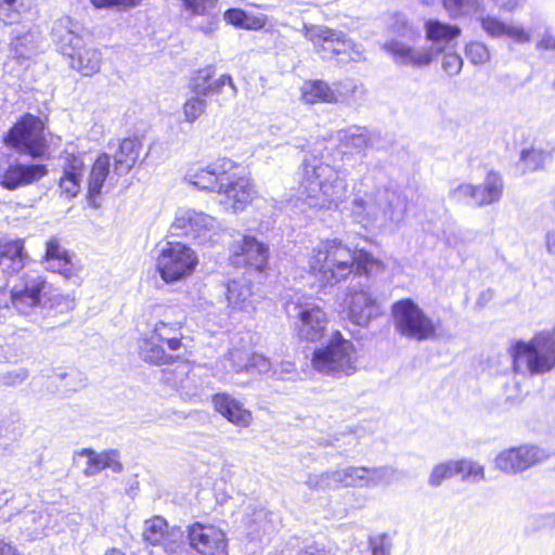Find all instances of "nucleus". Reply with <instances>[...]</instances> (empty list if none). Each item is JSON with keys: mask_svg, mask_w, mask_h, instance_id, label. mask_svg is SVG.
Segmentation results:
<instances>
[{"mask_svg": "<svg viewBox=\"0 0 555 555\" xmlns=\"http://www.w3.org/2000/svg\"><path fill=\"white\" fill-rule=\"evenodd\" d=\"M237 164L222 157L208 165L194 164L185 172L184 179L190 184L209 192L218 193L219 204L225 211L237 214L256 197V189L249 177L238 175Z\"/></svg>", "mask_w": 555, "mask_h": 555, "instance_id": "1", "label": "nucleus"}, {"mask_svg": "<svg viewBox=\"0 0 555 555\" xmlns=\"http://www.w3.org/2000/svg\"><path fill=\"white\" fill-rule=\"evenodd\" d=\"M309 273L323 285L334 286L352 273L371 274L382 263L364 250L350 248L339 238L320 240L307 255Z\"/></svg>", "mask_w": 555, "mask_h": 555, "instance_id": "2", "label": "nucleus"}, {"mask_svg": "<svg viewBox=\"0 0 555 555\" xmlns=\"http://www.w3.org/2000/svg\"><path fill=\"white\" fill-rule=\"evenodd\" d=\"M350 217L365 229L384 228L404 219L406 203L397 192L376 185L370 176H363L352 185Z\"/></svg>", "mask_w": 555, "mask_h": 555, "instance_id": "3", "label": "nucleus"}, {"mask_svg": "<svg viewBox=\"0 0 555 555\" xmlns=\"http://www.w3.org/2000/svg\"><path fill=\"white\" fill-rule=\"evenodd\" d=\"M347 190V180L336 168L315 156H306L300 192L310 207L337 210L346 202Z\"/></svg>", "mask_w": 555, "mask_h": 555, "instance_id": "4", "label": "nucleus"}, {"mask_svg": "<svg viewBox=\"0 0 555 555\" xmlns=\"http://www.w3.org/2000/svg\"><path fill=\"white\" fill-rule=\"evenodd\" d=\"M82 30L78 22L62 16L54 22L51 35L57 50L69 59V66L88 77L100 72L102 52L86 42Z\"/></svg>", "mask_w": 555, "mask_h": 555, "instance_id": "5", "label": "nucleus"}, {"mask_svg": "<svg viewBox=\"0 0 555 555\" xmlns=\"http://www.w3.org/2000/svg\"><path fill=\"white\" fill-rule=\"evenodd\" d=\"M185 317L182 311L175 308H165L159 320L154 323L153 330L140 341V357L144 362L165 365L179 360V354L166 352L159 343L166 344L168 350L175 352L182 347V326Z\"/></svg>", "mask_w": 555, "mask_h": 555, "instance_id": "6", "label": "nucleus"}, {"mask_svg": "<svg viewBox=\"0 0 555 555\" xmlns=\"http://www.w3.org/2000/svg\"><path fill=\"white\" fill-rule=\"evenodd\" d=\"M397 479V470L389 466L377 468L350 466L322 474H312L306 483L311 489L331 490L339 487L374 488L390 485Z\"/></svg>", "mask_w": 555, "mask_h": 555, "instance_id": "7", "label": "nucleus"}, {"mask_svg": "<svg viewBox=\"0 0 555 555\" xmlns=\"http://www.w3.org/2000/svg\"><path fill=\"white\" fill-rule=\"evenodd\" d=\"M311 362L315 371L333 377L349 376L357 371L354 346L339 331L333 332L327 343L313 351Z\"/></svg>", "mask_w": 555, "mask_h": 555, "instance_id": "8", "label": "nucleus"}, {"mask_svg": "<svg viewBox=\"0 0 555 555\" xmlns=\"http://www.w3.org/2000/svg\"><path fill=\"white\" fill-rule=\"evenodd\" d=\"M170 232L176 236H185L203 247H212L222 238L221 223L215 217L188 207L177 209Z\"/></svg>", "mask_w": 555, "mask_h": 555, "instance_id": "9", "label": "nucleus"}, {"mask_svg": "<svg viewBox=\"0 0 555 555\" xmlns=\"http://www.w3.org/2000/svg\"><path fill=\"white\" fill-rule=\"evenodd\" d=\"M516 372L526 369L531 374H543L555 366V337L550 333H540L530 341H518L512 351Z\"/></svg>", "mask_w": 555, "mask_h": 555, "instance_id": "10", "label": "nucleus"}, {"mask_svg": "<svg viewBox=\"0 0 555 555\" xmlns=\"http://www.w3.org/2000/svg\"><path fill=\"white\" fill-rule=\"evenodd\" d=\"M286 314L297 336L307 341L321 339L328 319L325 311L311 298L297 296L285 304Z\"/></svg>", "mask_w": 555, "mask_h": 555, "instance_id": "11", "label": "nucleus"}, {"mask_svg": "<svg viewBox=\"0 0 555 555\" xmlns=\"http://www.w3.org/2000/svg\"><path fill=\"white\" fill-rule=\"evenodd\" d=\"M391 315L395 330L402 337L424 341L436 336V322L411 298L393 302Z\"/></svg>", "mask_w": 555, "mask_h": 555, "instance_id": "12", "label": "nucleus"}, {"mask_svg": "<svg viewBox=\"0 0 555 555\" xmlns=\"http://www.w3.org/2000/svg\"><path fill=\"white\" fill-rule=\"evenodd\" d=\"M301 31L323 59L337 55L339 62L346 63L359 62L363 57L361 47L347 39L341 31L322 25H304Z\"/></svg>", "mask_w": 555, "mask_h": 555, "instance_id": "13", "label": "nucleus"}, {"mask_svg": "<svg viewBox=\"0 0 555 555\" xmlns=\"http://www.w3.org/2000/svg\"><path fill=\"white\" fill-rule=\"evenodd\" d=\"M198 264L196 253L186 244L167 242L156 258V268L166 283H173L192 275Z\"/></svg>", "mask_w": 555, "mask_h": 555, "instance_id": "14", "label": "nucleus"}, {"mask_svg": "<svg viewBox=\"0 0 555 555\" xmlns=\"http://www.w3.org/2000/svg\"><path fill=\"white\" fill-rule=\"evenodd\" d=\"M43 130L41 118L26 114L11 128L4 141L21 153L39 157L47 151Z\"/></svg>", "mask_w": 555, "mask_h": 555, "instance_id": "15", "label": "nucleus"}, {"mask_svg": "<svg viewBox=\"0 0 555 555\" xmlns=\"http://www.w3.org/2000/svg\"><path fill=\"white\" fill-rule=\"evenodd\" d=\"M142 535L145 542L162 546L169 555L186 554L185 532L180 527H169L160 516L144 521Z\"/></svg>", "mask_w": 555, "mask_h": 555, "instance_id": "16", "label": "nucleus"}, {"mask_svg": "<svg viewBox=\"0 0 555 555\" xmlns=\"http://www.w3.org/2000/svg\"><path fill=\"white\" fill-rule=\"evenodd\" d=\"M547 457L545 450L525 444L501 451L494 459L496 469L505 474L521 473Z\"/></svg>", "mask_w": 555, "mask_h": 555, "instance_id": "17", "label": "nucleus"}, {"mask_svg": "<svg viewBox=\"0 0 555 555\" xmlns=\"http://www.w3.org/2000/svg\"><path fill=\"white\" fill-rule=\"evenodd\" d=\"M215 69L212 66H207L195 70L189 81V88L193 94H198L204 98L214 95H225V99H234L237 94V89L230 75L223 74L217 79H212Z\"/></svg>", "mask_w": 555, "mask_h": 555, "instance_id": "18", "label": "nucleus"}, {"mask_svg": "<svg viewBox=\"0 0 555 555\" xmlns=\"http://www.w3.org/2000/svg\"><path fill=\"white\" fill-rule=\"evenodd\" d=\"M185 541L201 555H228L225 534L215 526L201 522L189 526Z\"/></svg>", "mask_w": 555, "mask_h": 555, "instance_id": "19", "label": "nucleus"}, {"mask_svg": "<svg viewBox=\"0 0 555 555\" xmlns=\"http://www.w3.org/2000/svg\"><path fill=\"white\" fill-rule=\"evenodd\" d=\"M383 314L377 298L369 289L353 291L346 300V317L354 325L365 327Z\"/></svg>", "mask_w": 555, "mask_h": 555, "instance_id": "20", "label": "nucleus"}, {"mask_svg": "<svg viewBox=\"0 0 555 555\" xmlns=\"http://www.w3.org/2000/svg\"><path fill=\"white\" fill-rule=\"evenodd\" d=\"M231 262L235 267H250L261 272L269 259V247L256 237L245 235L231 247Z\"/></svg>", "mask_w": 555, "mask_h": 555, "instance_id": "21", "label": "nucleus"}, {"mask_svg": "<svg viewBox=\"0 0 555 555\" xmlns=\"http://www.w3.org/2000/svg\"><path fill=\"white\" fill-rule=\"evenodd\" d=\"M42 261L47 270L59 273L76 284L80 283V264L73 261L69 251L60 244L57 238H50L46 243Z\"/></svg>", "mask_w": 555, "mask_h": 555, "instance_id": "22", "label": "nucleus"}, {"mask_svg": "<svg viewBox=\"0 0 555 555\" xmlns=\"http://www.w3.org/2000/svg\"><path fill=\"white\" fill-rule=\"evenodd\" d=\"M49 285L40 275H28L22 284L14 285L11 291L13 307L23 314L41 304L48 293Z\"/></svg>", "mask_w": 555, "mask_h": 555, "instance_id": "23", "label": "nucleus"}, {"mask_svg": "<svg viewBox=\"0 0 555 555\" xmlns=\"http://www.w3.org/2000/svg\"><path fill=\"white\" fill-rule=\"evenodd\" d=\"M244 528L250 540L263 542L279 529L281 517L262 506H249L244 517Z\"/></svg>", "mask_w": 555, "mask_h": 555, "instance_id": "24", "label": "nucleus"}, {"mask_svg": "<svg viewBox=\"0 0 555 555\" xmlns=\"http://www.w3.org/2000/svg\"><path fill=\"white\" fill-rule=\"evenodd\" d=\"M262 296L246 278L232 280L227 285V301L231 312L251 314Z\"/></svg>", "mask_w": 555, "mask_h": 555, "instance_id": "25", "label": "nucleus"}, {"mask_svg": "<svg viewBox=\"0 0 555 555\" xmlns=\"http://www.w3.org/2000/svg\"><path fill=\"white\" fill-rule=\"evenodd\" d=\"M215 410L236 427L246 428L251 424L253 414L244 403L229 393L212 397Z\"/></svg>", "mask_w": 555, "mask_h": 555, "instance_id": "26", "label": "nucleus"}, {"mask_svg": "<svg viewBox=\"0 0 555 555\" xmlns=\"http://www.w3.org/2000/svg\"><path fill=\"white\" fill-rule=\"evenodd\" d=\"M370 131L360 126H351L337 132L340 153L344 158L352 155L365 156V151L371 146Z\"/></svg>", "mask_w": 555, "mask_h": 555, "instance_id": "27", "label": "nucleus"}, {"mask_svg": "<svg viewBox=\"0 0 555 555\" xmlns=\"http://www.w3.org/2000/svg\"><path fill=\"white\" fill-rule=\"evenodd\" d=\"M482 29L492 38L506 37L517 44H527L532 42L530 31L517 24L505 23L494 16H483L480 18Z\"/></svg>", "mask_w": 555, "mask_h": 555, "instance_id": "28", "label": "nucleus"}, {"mask_svg": "<svg viewBox=\"0 0 555 555\" xmlns=\"http://www.w3.org/2000/svg\"><path fill=\"white\" fill-rule=\"evenodd\" d=\"M29 256L25 251L24 240L1 238L0 240V267L8 274L20 272L28 262Z\"/></svg>", "mask_w": 555, "mask_h": 555, "instance_id": "29", "label": "nucleus"}, {"mask_svg": "<svg viewBox=\"0 0 555 555\" xmlns=\"http://www.w3.org/2000/svg\"><path fill=\"white\" fill-rule=\"evenodd\" d=\"M47 173L43 165H10L1 177V184L9 190L39 180Z\"/></svg>", "mask_w": 555, "mask_h": 555, "instance_id": "30", "label": "nucleus"}, {"mask_svg": "<svg viewBox=\"0 0 555 555\" xmlns=\"http://www.w3.org/2000/svg\"><path fill=\"white\" fill-rule=\"evenodd\" d=\"M54 526L51 520V513L48 511H26L20 519L22 533L30 540L47 537L54 529Z\"/></svg>", "mask_w": 555, "mask_h": 555, "instance_id": "31", "label": "nucleus"}, {"mask_svg": "<svg viewBox=\"0 0 555 555\" xmlns=\"http://www.w3.org/2000/svg\"><path fill=\"white\" fill-rule=\"evenodd\" d=\"M78 455L87 459V466L83 470L86 476L96 475L105 468H109L114 473H119L122 469L119 453L116 450L96 453L92 449H82Z\"/></svg>", "mask_w": 555, "mask_h": 555, "instance_id": "32", "label": "nucleus"}, {"mask_svg": "<svg viewBox=\"0 0 555 555\" xmlns=\"http://www.w3.org/2000/svg\"><path fill=\"white\" fill-rule=\"evenodd\" d=\"M249 351L244 348H233L216 363L215 375L228 380L234 373H248Z\"/></svg>", "mask_w": 555, "mask_h": 555, "instance_id": "33", "label": "nucleus"}, {"mask_svg": "<svg viewBox=\"0 0 555 555\" xmlns=\"http://www.w3.org/2000/svg\"><path fill=\"white\" fill-rule=\"evenodd\" d=\"M109 168L111 158L106 153L100 155L92 166L88 180V197L93 206H96L95 198L102 192L105 181L113 183L116 175H109Z\"/></svg>", "mask_w": 555, "mask_h": 555, "instance_id": "34", "label": "nucleus"}, {"mask_svg": "<svg viewBox=\"0 0 555 555\" xmlns=\"http://www.w3.org/2000/svg\"><path fill=\"white\" fill-rule=\"evenodd\" d=\"M504 190L502 177L494 171L488 172L481 184L475 185V205L478 207L498 203Z\"/></svg>", "mask_w": 555, "mask_h": 555, "instance_id": "35", "label": "nucleus"}, {"mask_svg": "<svg viewBox=\"0 0 555 555\" xmlns=\"http://www.w3.org/2000/svg\"><path fill=\"white\" fill-rule=\"evenodd\" d=\"M141 151V143L135 138L124 139L115 154V175L128 173L135 165Z\"/></svg>", "mask_w": 555, "mask_h": 555, "instance_id": "36", "label": "nucleus"}, {"mask_svg": "<svg viewBox=\"0 0 555 555\" xmlns=\"http://www.w3.org/2000/svg\"><path fill=\"white\" fill-rule=\"evenodd\" d=\"M82 172V160L78 157H73L65 166L63 176L60 179L59 186L61 193L68 198L77 196L81 189Z\"/></svg>", "mask_w": 555, "mask_h": 555, "instance_id": "37", "label": "nucleus"}, {"mask_svg": "<svg viewBox=\"0 0 555 555\" xmlns=\"http://www.w3.org/2000/svg\"><path fill=\"white\" fill-rule=\"evenodd\" d=\"M385 48L395 56L396 61L408 65H427L431 62V55L424 50H415L400 41H389Z\"/></svg>", "mask_w": 555, "mask_h": 555, "instance_id": "38", "label": "nucleus"}, {"mask_svg": "<svg viewBox=\"0 0 555 555\" xmlns=\"http://www.w3.org/2000/svg\"><path fill=\"white\" fill-rule=\"evenodd\" d=\"M425 29L427 39L437 44H447L461 34L459 26L442 23L438 20H428L425 23Z\"/></svg>", "mask_w": 555, "mask_h": 555, "instance_id": "39", "label": "nucleus"}, {"mask_svg": "<svg viewBox=\"0 0 555 555\" xmlns=\"http://www.w3.org/2000/svg\"><path fill=\"white\" fill-rule=\"evenodd\" d=\"M39 34L29 30L25 34H17L11 42V53L15 59L28 60L38 52Z\"/></svg>", "mask_w": 555, "mask_h": 555, "instance_id": "40", "label": "nucleus"}, {"mask_svg": "<svg viewBox=\"0 0 555 555\" xmlns=\"http://www.w3.org/2000/svg\"><path fill=\"white\" fill-rule=\"evenodd\" d=\"M33 5V0H0V21L5 24L20 23Z\"/></svg>", "mask_w": 555, "mask_h": 555, "instance_id": "41", "label": "nucleus"}, {"mask_svg": "<svg viewBox=\"0 0 555 555\" xmlns=\"http://www.w3.org/2000/svg\"><path fill=\"white\" fill-rule=\"evenodd\" d=\"M301 98L306 103H333L332 86L323 80H309L301 87Z\"/></svg>", "mask_w": 555, "mask_h": 555, "instance_id": "42", "label": "nucleus"}, {"mask_svg": "<svg viewBox=\"0 0 555 555\" xmlns=\"http://www.w3.org/2000/svg\"><path fill=\"white\" fill-rule=\"evenodd\" d=\"M223 20L227 24L243 29H259L263 26V21L253 16L242 9L233 8L223 13Z\"/></svg>", "mask_w": 555, "mask_h": 555, "instance_id": "43", "label": "nucleus"}, {"mask_svg": "<svg viewBox=\"0 0 555 555\" xmlns=\"http://www.w3.org/2000/svg\"><path fill=\"white\" fill-rule=\"evenodd\" d=\"M333 103L353 105L359 101L358 94L362 93L359 86L351 79L336 82L332 86Z\"/></svg>", "mask_w": 555, "mask_h": 555, "instance_id": "44", "label": "nucleus"}, {"mask_svg": "<svg viewBox=\"0 0 555 555\" xmlns=\"http://www.w3.org/2000/svg\"><path fill=\"white\" fill-rule=\"evenodd\" d=\"M527 31H530L535 48L543 51H555V35L542 21L534 22Z\"/></svg>", "mask_w": 555, "mask_h": 555, "instance_id": "45", "label": "nucleus"}, {"mask_svg": "<svg viewBox=\"0 0 555 555\" xmlns=\"http://www.w3.org/2000/svg\"><path fill=\"white\" fill-rule=\"evenodd\" d=\"M177 365L162 371V380L171 388L179 391L185 375L191 373V363L179 356V360L173 361Z\"/></svg>", "mask_w": 555, "mask_h": 555, "instance_id": "46", "label": "nucleus"}, {"mask_svg": "<svg viewBox=\"0 0 555 555\" xmlns=\"http://www.w3.org/2000/svg\"><path fill=\"white\" fill-rule=\"evenodd\" d=\"M551 153L541 149L522 150L518 163V167L524 171H534L547 163Z\"/></svg>", "mask_w": 555, "mask_h": 555, "instance_id": "47", "label": "nucleus"}, {"mask_svg": "<svg viewBox=\"0 0 555 555\" xmlns=\"http://www.w3.org/2000/svg\"><path fill=\"white\" fill-rule=\"evenodd\" d=\"M456 475H461L463 481L480 482L485 480V467L472 459L455 460Z\"/></svg>", "mask_w": 555, "mask_h": 555, "instance_id": "48", "label": "nucleus"}, {"mask_svg": "<svg viewBox=\"0 0 555 555\" xmlns=\"http://www.w3.org/2000/svg\"><path fill=\"white\" fill-rule=\"evenodd\" d=\"M483 0H442L451 17L468 16L482 8Z\"/></svg>", "mask_w": 555, "mask_h": 555, "instance_id": "49", "label": "nucleus"}, {"mask_svg": "<svg viewBox=\"0 0 555 555\" xmlns=\"http://www.w3.org/2000/svg\"><path fill=\"white\" fill-rule=\"evenodd\" d=\"M208 102L206 98L193 94L185 100L182 106L183 120L188 124H194L206 113Z\"/></svg>", "mask_w": 555, "mask_h": 555, "instance_id": "50", "label": "nucleus"}, {"mask_svg": "<svg viewBox=\"0 0 555 555\" xmlns=\"http://www.w3.org/2000/svg\"><path fill=\"white\" fill-rule=\"evenodd\" d=\"M456 475L455 460H448L436 464L429 476L428 485L437 488L442 485L443 481L451 479Z\"/></svg>", "mask_w": 555, "mask_h": 555, "instance_id": "51", "label": "nucleus"}, {"mask_svg": "<svg viewBox=\"0 0 555 555\" xmlns=\"http://www.w3.org/2000/svg\"><path fill=\"white\" fill-rule=\"evenodd\" d=\"M203 390L204 382L191 365V373L185 375L179 392L182 397L193 400L195 398H199Z\"/></svg>", "mask_w": 555, "mask_h": 555, "instance_id": "52", "label": "nucleus"}, {"mask_svg": "<svg viewBox=\"0 0 555 555\" xmlns=\"http://www.w3.org/2000/svg\"><path fill=\"white\" fill-rule=\"evenodd\" d=\"M184 11L193 15H209L218 0H180Z\"/></svg>", "mask_w": 555, "mask_h": 555, "instance_id": "53", "label": "nucleus"}, {"mask_svg": "<svg viewBox=\"0 0 555 555\" xmlns=\"http://www.w3.org/2000/svg\"><path fill=\"white\" fill-rule=\"evenodd\" d=\"M98 10L115 9L117 11H128L141 5L143 0H89Z\"/></svg>", "mask_w": 555, "mask_h": 555, "instance_id": "54", "label": "nucleus"}, {"mask_svg": "<svg viewBox=\"0 0 555 555\" xmlns=\"http://www.w3.org/2000/svg\"><path fill=\"white\" fill-rule=\"evenodd\" d=\"M449 196L456 203H470L475 205V185L470 183H459L450 189Z\"/></svg>", "mask_w": 555, "mask_h": 555, "instance_id": "55", "label": "nucleus"}, {"mask_svg": "<svg viewBox=\"0 0 555 555\" xmlns=\"http://www.w3.org/2000/svg\"><path fill=\"white\" fill-rule=\"evenodd\" d=\"M29 376V371L25 367L0 373V386L15 387L22 385Z\"/></svg>", "mask_w": 555, "mask_h": 555, "instance_id": "56", "label": "nucleus"}, {"mask_svg": "<svg viewBox=\"0 0 555 555\" xmlns=\"http://www.w3.org/2000/svg\"><path fill=\"white\" fill-rule=\"evenodd\" d=\"M272 364L269 359L258 353H249L248 373L270 375L272 373Z\"/></svg>", "mask_w": 555, "mask_h": 555, "instance_id": "57", "label": "nucleus"}, {"mask_svg": "<svg viewBox=\"0 0 555 555\" xmlns=\"http://www.w3.org/2000/svg\"><path fill=\"white\" fill-rule=\"evenodd\" d=\"M466 55L469 61L476 65H481L490 60V52L486 44L481 42H472L466 47Z\"/></svg>", "mask_w": 555, "mask_h": 555, "instance_id": "58", "label": "nucleus"}, {"mask_svg": "<svg viewBox=\"0 0 555 555\" xmlns=\"http://www.w3.org/2000/svg\"><path fill=\"white\" fill-rule=\"evenodd\" d=\"M369 544L372 550V555H390L392 544L387 533L370 538Z\"/></svg>", "mask_w": 555, "mask_h": 555, "instance_id": "59", "label": "nucleus"}, {"mask_svg": "<svg viewBox=\"0 0 555 555\" xmlns=\"http://www.w3.org/2000/svg\"><path fill=\"white\" fill-rule=\"evenodd\" d=\"M463 66L462 57L454 52L446 53L442 59V68L449 76L457 75Z\"/></svg>", "mask_w": 555, "mask_h": 555, "instance_id": "60", "label": "nucleus"}, {"mask_svg": "<svg viewBox=\"0 0 555 555\" xmlns=\"http://www.w3.org/2000/svg\"><path fill=\"white\" fill-rule=\"evenodd\" d=\"M198 29L205 35H212L218 29V18L216 16H211L203 22Z\"/></svg>", "mask_w": 555, "mask_h": 555, "instance_id": "61", "label": "nucleus"}, {"mask_svg": "<svg viewBox=\"0 0 555 555\" xmlns=\"http://www.w3.org/2000/svg\"><path fill=\"white\" fill-rule=\"evenodd\" d=\"M496 5L505 11L512 12L520 7L525 0H494Z\"/></svg>", "mask_w": 555, "mask_h": 555, "instance_id": "62", "label": "nucleus"}, {"mask_svg": "<svg viewBox=\"0 0 555 555\" xmlns=\"http://www.w3.org/2000/svg\"><path fill=\"white\" fill-rule=\"evenodd\" d=\"M295 369V365L292 362H286L282 364V370L279 371L276 369L272 370L271 376L278 379L286 378L285 374L292 373Z\"/></svg>", "mask_w": 555, "mask_h": 555, "instance_id": "63", "label": "nucleus"}, {"mask_svg": "<svg viewBox=\"0 0 555 555\" xmlns=\"http://www.w3.org/2000/svg\"><path fill=\"white\" fill-rule=\"evenodd\" d=\"M545 246L548 254L555 255V230L545 234Z\"/></svg>", "mask_w": 555, "mask_h": 555, "instance_id": "64", "label": "nucleus"}]
</instances>
